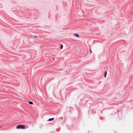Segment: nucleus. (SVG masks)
Returning a JSON list of instances; mask_svg holds the SVG:
<instances>
[{"label": "nucleus", "instance_id": "obj_4", "mask_svg": "<svg viewBox=\"0 0 133 133\" xmlns=\"http://www.w3.org/2000/svg\"><path fill=\"white\" fill-rule=\"evenodd\" d=\"M107 71H106L104 73V77L105 78L106 77V76H107Z\"/></svg>", "mask_w": 133, "mask_h": 133}, {"label": "nucleus", "instance_id": "obj_8", "mask_svg": "<svg viewBox=\"0 0 133 133\" xmlns=\"http://www.w3.org/2000/svg\"><path fill=\"white\" fill-rule=\"evenodd\" d=\"M34 36L36 38L37 37V36Z\"/></svg>", "mask_w": 133, "mask_h": 133}, {"label": "nucleus", "instance_id": "obj_3", "mask_svg": "<svg viewBox=\"0 0 133 133\" xmlns=\"http://www.w3.org/2000/svg\"><path fill=\"white\" fill-rule=\"evenodd\" d=\"M74 35L76 37H79V35L77 34H74Z\"/></svg>", "mask_w": 133, "mask_h": 133}, {"label": "nucleus", "instance_id": "obj_6", "mask_svg": "<svg viewBox=\"0 0 133 133\" xmlns=\"http://www.w3.org/2000/svg\"><path fill=\"white\" fill-rule=\"evenodd\" d=\"M63 47V45L62 44H61L60 46V49H62Z\"/></svg>", "mask_w": 133, "mask_h": 133}, {"label": "nucleus", "instance_id": "obj_10", "mask_svg": "<svg viewBox=\"0 0 133 133\" xmlns=\"http://www.w3.org/2000/svg\"><path fill=\"white\" fill-rule=\"evenodd\" d=\"M2 127H0V128H1Z\"/></svg>", "mask_w": 133, "mask_h": 133}, {"label": "nucleus", "instance_id": "obj_1", "mask_svg": "<svg viewBox=\"0 0 133 133\" xmlns=\"http://www.w3.org/2000/svg\"><path fill=\"white\" fill-rule=\"evenodd\" d=\"M16 128L17 129H24L25 127L24 125L20 124L17 125L16 127Z\"/></svg>", "mask_w": 133, "mask_h": 133}, {"label": "nucleus", "instance_id": "obj_9", "mask_svg": "<svg viewBox=\"0 0 133 133\" xmlns=\"http://www.w3.org/2000/svg\"><path fill=\"white\" fill-rule=\"evenodd\" d=\"M100 119L101 120V117H100Z\"/></svg>", "mask_w": 133, "mask_h": 133}, {"label": "nucleus", "instance_id": "obj_2", "mask_svg": "<svg viewBox=\"0 0 133 133\" xmlns=\"http://www.w3.org/2000/svg\"><path fill=\"white\" fill-rule=\"evenodd\" d=\"M54 119V118H49L48 120V121H52Z\"/></svg>", "mask_w": 133, "mask_h": 133}, {"label": "nucleus", "instance_id": "obj_7", "mask_svg": "<svg viewBox=\"0 0 133 133\" xmlns=\"http://www.w3.org/2000/svg\"><path fill=\"white\" fill-rule=\"evenodd\" d=\"M90 53H92V51H91V49H90Z\"/></svg>", "mask_w": 133, "mask_h": 133}, {"label": "nucleus", "instance_id": "obj_5", "mask_svg": "<svg viewBox=\"0 0 133 133\" xmlns=\"http://www.w3.org/2000/svg\"><path fill=\"white\" fill-rule=\"evenodd\" d=\"M28 103L31 105H32L33 104V103L31 101H29L28 102Z\"/></svg>", "mask_w": 133, "mask_h": 133}]
</instances>
